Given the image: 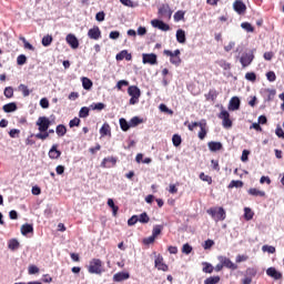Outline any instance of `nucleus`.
I'll use <instances>...</instances> for the list:
<instances>
[{
	"label": "nucleus",
	"mask_w": 284,
	"mask_h": 284,
	"mask_svg": "<svg viewBox=\"0 0 284 284\" xmlns=\"http://www.w3.org/2000/svg\"><path fill=\"white\" fill-rule=\"evenodd\" d=\"M100 134H101V136H110V134H112L110 124L104 123L100 129Z\"/></svg>",
	"instance_id": "393cba45"
},
{
	"label": "nucleus",
	"mask_w": 284,
	"mask_h": 284,
	"mask_svg": "<svg viewBox=\"0 0 284 284\" xmlns=\"http://www.w3.org/2000/svg\"><path fill=\"white\" fill-rule=\"evenodd\" d=\"M207 145H209V150L211 152H219V151L223 150V144L221 142L211 141L207 143Z\"/></svg>",
	"instance_id": "aec40b11"
},
{
	"label": "nucleus",
	"mask_w": 284,
	"mask_h": 284,
	"mask_svg": "<svg viewBox=\"0 0 284 284\" xmlns=\"http://www.w3.org/2000/svg\"><path fill=\"white\" fill-rule=\"evenodd\" d=\"M154 241H156V237L154 235H151L149 237H145L143 240L144 245H152V243H154Z\"/></svg>",
	"instance_id": "680f3d73"
},
{
	"label": "nucleus",
	"mask_w": 284,
	"mask_h": 284,
	"mask_svg": "<svg viewBox=\"0 0 284 284\" xmlns=\"http://www.w3.org/2000/svg\"><path fill=\"white\" fill-rule=\"evenodd\" d=\"M88 272L89 274H103V262L100 258L91 260Z\"/></svg>",
	"instance_id": "f03ea898"
},
{
	"label": "nucleus",
	"mask_w": 284,
	"mask_h": 284,
	"mask_svg": "<svg viewBox=\"0 0 284 284\" xmlns=\"http://www.w3.org/2000/svg\"><path fill=\"white\" fill-rule=\"evenodd\" d=\"M266 79L270 83H274V81H276V73H274V71H268L266 73Z\"/></svg>",
	"instance_id": "6e6d98bb"
},
{
	"label": "nucleus",
	"mask_w": 284,
	"mask_h": 284,
	"mask_svg": "<svg viewBox=\"0 0 284 284\" xmlns=\"http://www.w3.org/2000/svg\"><path fill=\"white\" fill-rule=\"evenodd\" d=\"M163 232V225H155L152 230V236L156 239Z\"/></svg>",
	"instance_id": "c03bdc74"
},
{
	"label": "nucleus",
	"mask_w": 284,
	"mask_h": 284,
	"mask_svg": "<svg viewBox=\"0 0 284 284\" xmlns=\"http://www.w3.org/2000/svg\"><path fill=\"white\" fill-rule=\"evenodd\" d=\"M213 245H214V240H206L204 242L203 248L204 250H211Z\"/></svg>",
	"instance_id": "69168bd1"
},
{
	"label": "nucleus",
	"mask_w": 284,
	"mask_h": 284,
	"mask_svg": "<svg viewBox=\"0 0 284 284\" xmlns=\"http://www.w3.org/2000/svg\"><path fill=\"white\" fill-rule=\"evenodd\" d=\"M36 125H38L39 132H48L50 125H52V121L48 116L38 118Z\"/></svg>",
	"instance_id": "20e7f679"
},
{
	"label": "nucleus",
	"mask_w": 284,
	"mask_h": 284,
	"mask_svg": "<svg viewBox=\"0 0 284 284\" xmlns=\"http://www.w3.org/2000/svg\"><path fill=\"white\" fill-rule=\"evenodd\" d=\"M19 246H20L19 240L17 239L9 240L8 242L9 250H12V252H14V250H19Z\"/></svg>",
	"instance_id": "c756f323"
},
{
	"label": "nucleus",
	"mask_w": 284,
	"mask_h": 284,
	"mask_svg": "<svg viewBox=\"0 0 284 284\" xmlns=\"http://www.w3.org/2000/svg\"><path fill=\"white\" fill-rule=\"evenodd\" d=\"M172 143L175 148H179V145H181V143H183V140L181 139V135L174 134L173 138H172Z\"/></svg>",
	"instance_id": "a18cd8bd"
},
{
	"label": "nucleus",
	"mask_w": 284,
	"mask_h": 284,
	"mask_svg": "<svg viewBox=\"0 0 284 284\" xmlns=\"http://www.w3.org/2000/svg\"><path fill=\"white\" fill-rule=\"evenodd\" d=\"M138 222L139 223H150V216L148 215L146 212H143L138 216Z\"/></svg>",
	"instance_id": "a19ab883"
},
{
	"label": "nucleus",
	"mask_w": 284,
	"mask_h": 284,
	"mask_svg": "<svg viewBox=\"0 0 284 284\" xmlns=\"http://www.w3.org/2000/svg\"><path fill=\"white\" fill-rule=\"evenodd\" d=\"M250 257L247 255H237L235 258L236 263H245Z\"/></svg>",
	"instance_id": "338daca9"
},
{
	"label": "nucleus",
	"mask_w": 284,
	"mask_h": 284,
	"mask_svg": "<svg viewBox=\"0 0 284 284\" xmlns=\"http://www.w3.org/2000/svg\"><path fill=\"white\" fill-rule=\"evenodd\" d=\"M116 61H132V53H129L128 50H122L120 53L115 55Z\"/></svg>",
	"instance_id": "a211bd4d"
},
{
	"label": "nucleus",
	"mask_w": 284,
	"mask_h": 284,
	"mask_svg": "<svg viewBox=\"0 0 284 284\" xmlns=\"http://www.w3.org/2000/svg\"><path fill=\"white\" fill-rule=\"evenodd\" d=\"M233 8L237 14H245L247 7L241 0H235L233 3Z\"/></svg>",
	"instance_id": "f8f14e48"
},
{
	"label": "nucleus",
	"mask_w": 284,
	"mask_h": 284,
	"mask_svg": "<svg viewBox=\"0 0 284 284\" xmlns=\"http://www.w3.org/2000/svg\"><path fill=\"white\" fill-rule=\"evenodd\" d=\"M206 214H209L215 223H219V221H225L227 216L223 206L211 207L206 211Z\"/></svg>",
	"instance_id": "f257e3e1"
},
{
	"label": "nucleus",
	"mask_w": 284,
	"mask_h": 284,
	"mask_svg": "<svg viewBox=\"0 0 284 284\" xmlns=\"http://www.w3.org/2000/svg\"><path fill=\"white\" fill-rule=\"evenodd\" d=\"M92 80L90 78H82V87L84 90H92Z\"/></svg>",
	"instance_id": "72a5a7b5"
},
{
	"label": "nucleus",
	"mask_w": 284,
	"mask_h": 284,
	"mask_svg": "<svg viewBox=\"0 0 284 284\" xmlns=\"http://www.w3.org/2000/svg\"><path fill=\"white\" fill-rule=\"evenodd\" d=\"M55 134H57L58 136H65V134H68V129L65 128V125L59 124V125L55 128Z\"/></svg>",
	"instance_id": "c85d7f7f"
},
{
	"label": "nucleus",
	"mask_w": 284,
	"mask_h": 284,
	"mask_svg": "<svg viewBox=\"0 0 284 284\" xmlns=\"http://www.w3.org/2000/svg\"><path fill=\"white\" fill-rule=\"evenodd\" d=\"M120 2L122 3V6H126V8H136L138 6L132 0H120Z\"/></svg>",
	"instance_id": "5fc2aeb1"
},
{
	"label": "nucleus",
	"mask_w": 284,
	"mask_h": 284,
	"mask_svg": "<svg viewBox=\"0 0 284 284\" xmlns=\"http://www.w3.org/2000/svg\"><path fill=\"white\" fill-rule=\"evenodd\" d=\"M248 194L251 196H265V191H261L258 189L252 187V189L248 190Z\"/></svg>",
	"instance_id": "473e14b6"
},
{
	"label": "nucleus",
	"mask_w": 284,
	"mask_h": 284,
	"mask_svg": "<svg viewBox=\"0 0 284 284\" xmlns=\"http://www.w3.org/2000/svg\"><path fill=\"white\" fill-rule=\"evenodd\" d=\"M141 123H143V119L139 118V116H133L130 120V126L131 128H136V125H141Z\"/></svg>",
	"instance_id": "ea45409f"
},
{
	"label": "nucleus",
	"mask_w": 284,
	"mask_h": 284,
	"mask_svg": "<svg viewBox=\"0 0 284 284\" xmlns=\"http://www.w3.org/2000/svg\"><path fill=\"white\" fill-rule=\"evenodd\" d=\"M244 219L245 221H252L254 219V212H252V209L250 207L244 209Z\"/></svg>",
	"instance_id": "c9c22d12"
},
{
	"label": "nucleus",
	"mask_w": 284,
	"mask_h": 284,
	"mask_svg": "<svg viewBox=\"0 0 284 284\" xmlns=\"http://www.w3.org/2000/svg\"><path fill=\"white\" fill-rule=\"evenodd\" d=\"M32 232H34V227L32 226V224H23L21 226V234L23 236H27V234H30Z\"/></svg>",
	"instance_id": "a878e982"
},
{
	"label": "nucleus",
	"mask_w": 284,
	"mask_h": 284,
	"mask_svg": "<svg viewBox=\"0 0 284 284\" xmlns=\"http://www.w3.org/2000/svg\"><path fill=\"white\" fill-rule=\"evenodd\" d=\"M128 94H130L131 97H134L135 99H140L141 98V89H139V87H136V85H131L128 88Z\"/></svg>",
	"instance_id": "6ab92c4d"
},
{
	"label": "nucleus",
	"mask_w": 284,
	"mask_h": 284,
	"mask_svg": "<svg viewBox=\"0 0 284 284\" xmlns=\"http://www.w3.org/2000/svg\"><path fill=\"white\" fill-rule=\"evenodd\" d=\"M217 116H219V119L222 120L223 128H225L226 130H230V128H232V121L230 119V112L222 109Z\"/></svg>",
	"instance_id": "423d86ee"
},
{
	"label": "nucleus",
	"mask_w": 284,
	"mask_h": 284,
	"mask_svg": "<svg viewBox=\"0 0 284 284\" xmlns=\"http://www.w3.org/2000/svg\"><path fill=\"white\" fill-rule=\"evenodd\" d=\"M163 24V21L162 20H159V19H154L151 21V26L153 28H158V30H160L161 26Z\"/></svg>",
	"instance_id": "e2e57ef3"
},
{
	"label": "nucleus",
	"mask_w": 284,
	"mask_h": 284,
	"mask_svg": "<svg viewBox=\"0 0 284 284\" xmlns=\"http://www.w3.org/2000/svg\"><path fill=\"white\" fill-rule=\"evenodd\" d=\"M266 274L274 281H281L283 278V273L278 272L274 266L268 267Z\"/></svg>",
	"instance_id": "9d476101"
},
{
	"label": "nucleus",
	"mask_w": 284,
	"mask_h": 284,
	"mask_svg": "<svg viewBox=\"0 0 284 284\" xmlns=\"http://www.w3.org/2000/svg\"><path fill=\"white\" fill-rule=\"evenodd\" d=\"M154 267L159 270V272H169L170 266L165 264V261L163 260V255L158 254L154 260Z\"/></svg>",
	"instance_id": "39448f33"
},
{
	"label": "nucleus",
	"mask_w": 284,
	"mask_h": 284,
	"mask_svg": "<svg viewBox=\"0 0 284 284\" xmlns=\"http://www.w3.org/2000/svg\"><path fill=\"white\" fill-rule=\"evenodd\" d=\"M217 261H220V263H222L223 267H226V270H239V265L234 264V262H232V260H230L227 256L220 255L217 256Z\"/></svg>",
	"instance_id": "0eeeda50"
},
{
	"label": "nucleus",
	"mask_w": 284,
	"mask_h": 284,
	"mask_svg": "<svg viewBox=\"0 0 284 284\" xmlns=\"http://www.w3.org/2000/svg\"><path fill=\"white\" fill-rule=\"evenodd\" d=\"M163 54H165V57H170V63H172V65H181V50L178 49L174 52L164 50Z\"/></svg>",
	"instance_id": "7ed1b4c3"
},
{
	"label": "nucleus",
	"mask_w": 284,
	"mask_h": 284,
	"mask_svg": "<svg viewBox=\"0 0 284 284\" xmlns=\"http://www.w3.org/2000/svg\"><path fill=\"white\" fill-rule=\"evenodd\" d=\"M3 112L10 113V112H17V103L10 102L2 106Z\"/></svg>",
	"instance_id": "5701e85b"
},
{
	"label": "nucleus",
	"mask_w": 284,
	"mask_h": 284,
	"mask_svg": "<svg viewBox=\"0 0 284 284\" xmlns=\"http://www.w3.org/2000/svg\"><path fill=\"white\" fill-rule=\"evenodd\" d=\"M267 101H273V99L276 97V89H265L264 90Z\"/></svg>",
	"instance_id": "2f4dec72"
},
{
	"label": "nucleus",
	"mask_w": 284,
	"mask_h": 284,
	"mask_svg": "<svg viewBox=\"0 0 284 284\" xmlns=\"http://www.w3.org/2000/svg\"><path fill=\"white\" fill-rule=\"evenodd\" d=\"M65 41L73 50L79 48V39H77V36L69 33L65 38Z\"/></svg>",
	"instance_id": "ddd939ff"
},
{
	"label": "nucleus",
	"mask_w": 284,
	"mask_h": 284,
	"mask_svg": "<svg viewBox=\"0 0 284 284\" xmlns=\"http://www.w3.org/2000/svg\"><path fill=\"white\" fill-rule=\"evenodd\" d=\"M79 116L80 119H88V116H90V109L88 106L81 108L79 112Z\"/></svg>",
	"instance_id": "58836bf2"
},
{
	"label": "nucleus",
	"mask_w": 284,
	"mask_h": 284,
	"mask_svg": "<svg viewBox=\"0 0 284 284\" xmlns=\"http://www.w3.org/2000/svg\"><path fill=\"white\" fill-rule=\"evenodd\" d=\"M221 283V276H210L206 280H204V284H219Z\"/></svg>",
	"instance_id": "7c9ffc66"
},
{
	"label": "nucleus",
	"mask_w": 284,
	"mask_h": 284,
	"mask_svg": "<svg viewBox=\"0 0 284 284\" xmlns=\"http://www.w3.org/2000/svg\"><path fill=\"white\" fill-rule=\"evenodd\" d=\"M253 60H254V58L252 55L244 54L241 57L240 63L242 64L243 68H247V65H250Z\"/></svg>",
	"instance_id": "412c9836"
},
{
	"label": "nucleus",
	"mask_w": 284,
	"mask_h": 284,
	"mask_svg": "<svg viewBox=\"0 0 284 284\" xmlns=\"http://www.w3.org/2000/svg\"><path fill=\"white\" fill-rule=\"evenodd\" d=\"M159 17L163 19H172V9H170V4H162L158 10Z\"/></svg>",
	"instance_id": "6e6552de"
},
{
	"label": "nucleus",
	"mask_w": 284,
	"mask_h": 284,
	"mask_svg": "<svg viewBox=\"0 0 284 284\" xmlns=\"http://www.w3.org/2000/svg\"><path fill=\"white\" fill-rule=\"evenodd\" d=\"M19 91L22 92L23 97H30V89H28V85L20 84Z\"/></svg>",
	"instance_id": "de8ad7c7"
},
{
	"label": "nucleus",
	"mask_w": 284,
	"mask_h": 284,
	"mask_svg": "<svg viewBox=\"0 0 284 284\" xmlns=\"http://www.w3.org/2000/svg\"><path fill=\"white\" fill-rule=\"evenodd\" d=\"M28 272L29 274H39V267L36 265H30Z\"/></svg>",
	"instance_id": "774afa93"
},
{
	"label": "nucleus",
	"mask_w": 284,
	"mask_h": 284,
	"mask_svg": "<svg viewBox=\"0 0 284 284\" xmlns=\"http://www.w3.org/2000/svg\"><path fill=\"white\" fill-rule=\"evenodd\" d=\"M130 278V273L128 272H119L113 275V281L115 283H121L123 281H128Z\"/></svg>",
	"instance_id": "2eb2a0df"
},
{
	"label": "nucleus",
	"mask_w": 284,
	"mask_h": 284,
	"mask_svg": "<svg viewBox=\"0 0 284 284\" xmlns=\"http://www.w3.org/2000/svg\"><path fill=\"white\" fill-rule=\"evenodd\" d=\"M201 181H204L205 183H209V185H212V176L205 175V173H200Z\"/></svg>",
	"instance_id": "864d4df0"
},
{
	"label": "nucleus",
	"mask_w": 284,
	"mask_h": 284,
	"mask_svg": "<svg viewBox=\"0 0 284 284\" xmlns=\"http://www.w3.org/2000/svg\"><path fill=\"white\" fill-rule=\"evenodd\" d=\"M142 62L144 64L149 63V65H156V54L155 53H143L142 54Z\"/></svg>",
	"instance_id": "1a4fd4ad"
},
{
	"label": "nucleus",
	"mask_w": 284,
	"mask_h": 284,
	"mask_svg": "<svg viewBox=\"0 0 284 284\" xmlns=\"http://www.w3.org/2000/svg\"><path fill=\"white\" fill-rule=\"evenodd\" d=\"M57 148H59V145L53 144L49 151V158L52 160H57L61 158V151H59Z\"/></svg>",
	"instance_id": "f3484780"
},
{
	"label": "nucleus",
	"mask_w": 284,
	"mask_h": 284,
	"mask_svg": "<svg viewBox=\"0 0 284 284\" xmlns=\"http://www.w3.org/2000/svg\"><path fill=\"white\" fill-rule=\"evenodd\" d=\"M3 94L7 99H12V97H14V89H12V87H7L4 88Z\"/></svg>",
	"instance_id": "37998d69"
},
{
	"label": "nucleus",
	"mask_w": 284,
	"mask_h": 284,
	"mask_svg": "<svg viewBox=\"0 0 284 284\" xmlns=\"http://www.w3.org/2000/svg\"><path fill=\"white\" fill-rule=\"evenodd\" d=\"M233 187H243V181L232 180L229 184V189L232 190Z\"/></svg>",
	"instance_id": "79ce46f5"
},
{
	"label": "nucleus",
	"mask_w": 284,
	"mask_h": 284,
	"mask_svg": "<svg viewBox=\"0 0 284 284\" xmlns=\"http://www.w3.org/2000/svg\"><path fill=\"white\" fill-rule=\"evenodd\" d=\"M262 250L264 252H268V254H274L276 252V247L274 246H270V245H264L262 246Z\"/></svg>",
	"instance_id": "052dcab7"
},
{
	"label": "nucleus",
	"mask_w": 284,
	"mask_h": 284,
	"mask_svg": "<svg viewBox=\"0 0 284 284\" xmlns=\"http://www.w3.org/2000/svg\"><path fill=\"white\" fill-rule=\"evenodd\" d=\"M245 79H246V81H251L252 83H254V81H256V73L247 72L245 74Z\"/></svg>",
	"instance_id": "4d7b16f0"
},
{
	"label": "nucleus",
	"mask_w": 284,
	"mask_h": 284,
	"mask_svg": "<svg viewBox=\"0 0 284 284\" xmlns=\"http://www.w3.org/2000/svg\"><path fill=\"white\" fill-rule=\"evenodd\" d=\"M230 110H239V108H241V100L239 99V97H233L231 100H230Z\"/></svg>",
	"instance_id": "4be33fe9"
},
{
	"label": "nucleus",
	"mask_w": 284,
	"mask_h": 284,
	"mask_svg": "<svg viewBox=\"0 0 284 284\" xmlns=\"http://www.w3.org/2000/svg\"><path fill=\"white\" fill-rule=\"evenodd\" d=\"M49 136H50V133H48V131L36 134V138L40 139L41 141H45V139H48Z\"/></svg>",
	"instance_id": "13d9d810"
},
{
	"label": "nucleus",
	"mask_w": 284,
	"mask_h": 284,
	"mask_svg": "<svg viewBox=\"0 0 284 284\" xmlns=\"http://www.w3.org/2000/svg\"><path fill=\"white\" fill-rule=\"evenodd\" d=\"M136 223H139V215H133L128 220V225L130 226L136 225Z\"/></svg>",
	"instance_id": "bf43d9fd"
},
{
	"label": "nucleus",
	"mask_w": 284,
	"mask_h": 284,
	"mask_svg": "<svg viewBox=\"0 0 284 284\" xmlns=\"http://www.w3.org/2000/svg\"><path fill=\"white\" fill-rule=\"evenodd\" d=\"M174 21L179 22V21H183V19H185V11L183 10H179L174 13L173 16Z\"/></svg>",
	"instance_id": "e433bc0d"
},
{
	"label": "nucleus",
	"mask_w": 284,
	"mask_h": 284,
	"mask_svg": "<svg viewBox=\"0 0 284 284\" xmlns=\"http://www.w3.org/2000/svg\"><path fill=\"white\" fill-rule=\"evenodd\" d=\"M245 274L250 278H254V276H256V274H257V271L254 267H248V268H246Z\"/></svg>",
	"instance_id": "09e8293b"
},
{
	"label": "nucleus",
	"mask_w": 284,
	"mask_h": 284,
	"mask_svg": "<svg viewBox=\"0 0 284 284\" xmlns=\"http://www.w3.org/2000/svg\"><path fill=\"white\" fill-rule=\"evenodd\" d=\"M120 122V128L122 130V132H128V130H130L132 126L130 125V122H128V120H125V118H121L119 120Z\"/></svg>",
	"instance_id": "bb28decb"
},
{
	"label": "nucleus",
	"mask_w": 284,
	"mask_h": 284,
	"mask_svg": "<svg viewBox=\"0 0 284 284\" xmlns=\"http://www.w3.org/2000/svg\"><path fill=\"white\" fill-rule=\"evenodd\" d=\"M207 122L205 120H202V123L200 125V132L197 134L199 139L203 141L205 136H207Z\"/></svg>",
	"instance_id": "dca6fc26"
},
{
	"label": "nucleus",
	"mask_w": 284,
	"mask_h": 284,
	"mask_svg": "<svg viewBox=\"0 0 284 284\" xmlns=\"http://www.w3.org/2000/svg\"><path fill=\"white\" fill-rule=\"evenodd\" d=\"M52 44V36H44L43 38H42V45L44 47V48H48L49 45H51Z\"/></svg>",
	"instance_id": "49530a36"
},
{
	"label": "nucleus",
	"mask_w": 284,
	"mask_h": 284,
	"mask_svg": "<svg viewBox=\"0 0 284 284\" xmlns=\"http://www.w3.org/2000/svg\"><path fill=\"white\" fill-rule=\"evenodd\" d=\"M116 165V158L109 156L104 158L101 162V168H114Z\"/></svg>",
	"instance_id": "4468645a"
},
{
	"label": "nucleus",
	"mask_w": 284,
	"mask_h": 284,
	"mask_svg": "<svg viewBox=\"0 0 284 284\" xmlns=\"http://www.w3.org/2000/svg\"><path fill=\"white\" fill-rule=\"evenodd\" d=\"M108 205H109V207H111V210H112V212H113V216H116V214H119V206H116V205L114 204V200L109 199V200H108Z\"/></svg>",
	"instance_id": "4c0bfd02"
},
{
	"label": "nucleus",
	"mask_w": 284,
	"mask_h": 284,
	"mask_svg": "<svg viewBox=\"0 0 284 284\" xmlns=\"http://www.w3.org/2000/svg\"><path fill=\"white\" fill-rule=\"evenodd\" d=\"M241 28L245 30L246 32H254V27L250 22H243L241 24Z\"/></svg>",
	"instance_id": "3c124183"
},
{
	"label": "nucleus",
	"mask_w": 284,
	"mask_h": 284,
	"mask_svg": "<svg viewBox=\"0 0 284 284\" xmlns=\"http://www.w3.org/2000/svg\"><path fill=\"white\" fill-rule=\"evenodd\" d=\"M27 62H28V58L24 54L18 55L17 58L18 65H26Z\"/></svg>",
	"instance_id": "8fccbe9b"
},
{
	"label": "nucleus",
	"mask_w": 284,
	"mask_h": 284,
	"mask_svg": "<svg viewBox=\"0 0 284 284\" xmlns=\"http://www.w3.org/2000/svg\"><path fill=\"white\" fill-rule=\"evenodd\" d=\"M89 39H93V41H99L101 39V29L99 27H93L88 31Z\"/></svg>",
	"instance_id": "9b49d317"
},
{
	"label": "nucleus",
	"mask_w": 284,
	"mask_h": 284,
	"mask_svg": "<svg viewBox=\"0 0 284 284\" xmlns=\"http://www.w3.org/2000/svg\"><path fill=\"white\" fill-rule=\"evenodd\" d=\"M79 125H81V119L79 118H74L69 122L70 128H79Z\"/></svg>",
	"instance_id": "603ef678"
},
{
	"label": "nucleus",
	"mask_w": 284,
	"mask_h": 284,
	"mask_svg": "<svg viewBox=\"0 0 284 284\" xmlns=\"http://www.w3.org/2000/svg\"><path fill=\"white\" fill-rule=\"evenodd\" d=\"M175 37H176L178 43H185L186 38H185V31L183 29H179L176 31Z\"/></svg>",
	"instance_id": "b1692460"
},
{
	"label": "nucleus",
	"mask_w": 284,
	"mask_h": 284,
	"mask_svg": "<svg viewBox=\"0 0 284 284\" xmlns=\"http://www.w3.org/2000/svg\"><path fill=\"white\" fill-rule=\"evenodd\" d=\"M182 252L183 254H192V246L189 243L184 244L182 247Z\"/></svg>",
	"instance_id": "0e129e2a"
},
{
	"label": "nucleus",
	"mask_w": 284,
	"mask_h": 284,
	"mask_svg": "<svg viewBox=\"0 0 284 284\" xmlns=\"http://www.w3.org/2000/svg\"><path fill=\"white\" fill-rule=\"evenodd\" d=\"M206 101H216V97H219V92L214 89H211L209 93L205 95Z\"/></svg>",
	"instance_id": "cd10ccee"
},
{
	"label": "nucleus",
	"mask_w": 284,
	"mask_h": 284,
	"mask_svg": "<svg viewBox=\"0 0 284 284\" xmlns=\"http://www.w3.org/2000/svg\"><path fill=\"white\" fill-rule=\"evenodd\" d=\"M202 265H204V267L202 268V272H204V274H212V272H214V266L207 262L202 263Z\"/></svg>",
	"instance_id": "f704fd0d"
}]
</instances>
